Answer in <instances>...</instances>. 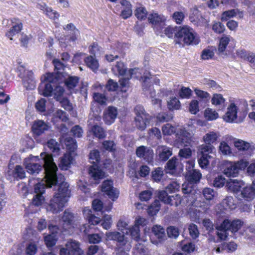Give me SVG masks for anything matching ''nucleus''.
Here are the masks:
<instances>
[{"label":"nucleus","mask_w":255,"mask_h":255,"mask_svg":"<svg viewBox=\"0 0 255 255\" xmlns=\"http://www.w3.org/2000/svg\"><path fill=\"white\" fill-rule=\"evenodd\" d=\"M40 156L43 160V165L42 166L41 164L36 163H28L25 165V168L27 172L33 175L37 174L43 168L45 180L43 181V183H45L48 187L56 186L58 183L56 174L57 167L53 162L52 155L41 153Z\"/></svg>","instance_id":"f257e3e1"},{"label":"nucleus","mask_w":255,"mask_h":255,"mask_svg":"<svg viewBox=\"0 0 255 255\" xmlns=\"http://www.w3.org/2000/svg\"><path fill=\"white\" fill-rule=\"evenodd\" d=\"M70 196L69 184L62 182L57 186V189L54 193L46 206V210L53 214H57L62 211Z\"/></svg>","instance_id":"f03ea898"},{"label":"nucleus","mask_w":255,"mask_h":255,"mask_svg":"<svg viewBox=\"0 0 255 255\" xmlns=\"http://www.w3.org/2000/svg\"><path fill=\"white\" fill-rule=\"evenodd\" d=\"M58 79L53 75L48 74L45 78V81L40 85L39 91L45 97L53 95L56 100H60L64 90L62 87L58 85Z\"/></svg>","instance_id":"7ed1b4c3"},{"label":"nucleus","mask_w":255,"mask_h":255,"mask_svg":"<svg viewBox=\"0 0 255 255\" xmlns=\"http://www.w3.org/2000/svg\"><path fill=\"white\" fill-rule=\"evenodd\" d=\"M81 219L77 214H75L69 209H66L63 213L60 218L63 229L66 231H72L73 229L78 228L81 232L88 234L89 232V225L82 224L81 226Z\"/></svg>","instance_id":"20e7f679"},{"label":"nucleus","mask_w":255,"mask_h":255,"mask_svg":"<svg viewBox=\"0 0 255 255\" xmlns=\"http://www.w3.org/2000/svg\"><path fill=\"white\" fill-rule=\"evenodd\" d=\"M176 37L187 45H196L200 41L193 29L188 25L180 26L178 30L176 29Z\"/></svg>","instance_id":"39448f33"},{"label":"nucleus","mask_w":255,"mask_h":255,"mask_svg":"<svg viewBox=\"0 0 255 255\" xmlns=\"http://www.w3.org/2000/svg\"><path fill=\"white\" fill-rule=\"evenodd\" d=\"M90 162L93 164L89 167V174L94 180H98L104 177L105 173L97 165L100 159V152L97 150H93L89 154Z\"/></svg>","instance_id":"423d86ee"},{"label":"nucleus","mask_w":255,"mask_h":255,"mask_svg":"<svg viewBox=\"0 0 255 255\" xmlns=\"http://www.w3.org/2000/svg\"><path fill=\"white\" fill-rule=\"evenodd\" d=\"M249 162L244 160L237 162H227L225 164L224 174L228 177H235L238 176L240 170L247 167Z\"/></svg>","instance_id":"0eeeda50"},{"label":"nucleus","mask_w":255,"mask_h":255,"mask_svg":"<svg viewBox=\"0 0 255 255\" xmlns=\"http://www.w3.org/2000/svg\"><path fill=\"white\" fill-rule=\"evenodd\" d=\"M18 76L22 79V84L26 90H33L35 87V82L33 78L31 71L26 70L24 66L20 65L17 67Z\"/></svg>","instance_id":"6e6552de"},{"label":"nucleus","mask_w":255,"mask_h":255,"mask_svg":"<svg viewBox=\"0 0 255 255\" xmlns=\"http://www.w3.org/2000/svg\"><path fill=\"white\" fill-rule=\"evenodd\" d=\"M106 236L108 239L118 242L119 250L121 252H124V253H126V252L129 251L130 249V243L125 239L124 234L118 232H112L106 233Z\"/></svg>","instance_id":"1a4fd4ad"},{"label":"nucleus","mask_w":255,"mask_h":255,"mask_svg":"<svg viewBox=\"0 0 255 255\" xmlns=\"http://www.w3.org/2000/svg\"><path fill=\"white\" fill-rule=\"evenodd\" d=\"M60 255H83L80 243L73 240H69L60 250Z\"/></svg>","instance_id":"9d476101"},{"label":"nucleus","mask_w":255,"mask_h":255,"mask_svg":"<svg viewBox=\"0 0 255 255\" xmlns=\"http://www.w3.org/2000/svg\"><path fill=\"white\" fill-rule=\"evenodd\" d=\"M134 112L136 115L135 118V126L140 130H144L149 124L148 115L145 113L143 107L137 106L134 108Z\"/></svg>","instance_id":"9b49d317"},{"label":"nucleus","mask_w":255,"mask_h":255,"mask_svg":"<svg viewBox=\"0 0 255 255\" xmlns=\"http://www.w3.org/2000/svg\"><path fill=\"white\" fill-rule=\"evenodd\" d=\"M212 147L207 145L199 146L198 151V162L200 167L202 168H206L209 164V159L211 156L209 154L213 153Z\"/></svg>","instance_id":"f8f14e48"},{"label":"nucleus","mask_w":255,"mask_h":255,"mask_svg":"<svg viewBox=\"0 0 255 255\" xmlns=\"http://www.w3.org/2000/svg\"><path fill=\"white\" fill-rule=\"evenodd\" d=\"M243 222L240 219L231 221L229 219H226L220 225L216 227V229L221 231H230L232 233H236L243 226Z\"/></svg>","instance_id":"ddd939ff"},{"label":"nucleus","mask_w":255,"mask_h":255,"mask_svg":"<svg viewBox=\"0 0 255 255\" xmlns=\"http://www.w3.org/2000/svg\"><path fill=\"white\" fill-rule=\"evenodd\" d=\"M46 187H47L45 183H38L35 184L34 188L35 194L31 202L32 205L39 206L44 202L45 198L42 194L45 192Z\"/></svg>","instance_id":"4468645a"},{"label":"nucleus","mask_w":255,"mask_h":255,"mask_svg":"<svg viewBox=\"0 0 255 255\" xmlns=\"http://www.w3.org/2000/svg\"><path fill=\"white\" fill-rule=\"evenodd\" d=\"M148 21L153 25V28L159 33L161 32L165 25V18L157 13H151L148 17Z\"/></svg>","instance_id":"2eb2a0df"},{"label":"nucleus","mask_w":255,"mask_h":255,"mask_svg":"<svg viewBox=\"0 0 255 255\" xmlns=\"http://www.w3.org/2000/svg\"><path fill=\"white\" fill-rule=\"evenodd\" d=\"M135 153L138 157L143 158L148 163L153 161V151L149 147L144 145L138 146L136 149Z\"/></svg>","instance_id":"dca6fc26"},{"label":"nucleus","mask_w":255,"mask_h":255,"mask_svg":"<svg viewBox=\"0 0 255 255\" xmlns=\"http://www.w3.org/2000/svg\"><path fill=\"white\" fill-rule=\"evenodd\" d=\"M102 191L105 193L113 201H115L119 197V192L113 187V183L111 180H106L102 185Z\"/></svg>","instance_id":"f3484780"},{"label":"nucleus","mask_w":255,"mask_h":255,"mask_svg":"<svg viewBox=\"0 0 255 255\" xmlns=\"http://www.w3.org/2000/svg\"><path fill=\"white\" fill-rule=\"evenodd\" d=\"M175 183H170L166 188V191H159L158 193L159 199L165 204L172 205V198H174L173 196H168V193H173L175 191Z\"/></svg>","instance_id":"a211bd4d"},{"label":"nucleus","mask_w":255,"mask_h":255,"mask_svg":"<svg viewBox=\"0 0 255 255\" xmlns=\"http://www.w3.org/2000/svg\"><path fill=\"white\" fill-rule=\"evenodd\" d=\"M182 190L184 198L187 199V201H190L192 204H193L196 200L194 197L196 191L194 189V184L188 182H185L182 184Z\"/></svg>","instance_id":"6ab92c4d"},{"label":"nucleus","mask_w":255,"mask_h":255,"mask_svg":"<svg viewBox=\"0 0 255 255\" xmlns=\"http://www.w3.org/2000/svg\"><path fill=\"white\" fill-rule=\"evenodd\" d=\"M220 136L219 133L218 132L209 131L203 137V141L204 142L205 144H202L200 146L202 147L203 145L209 146L212 147V151H213L215 149L213 144L217 143Z\"/></svg>","instance_id":"aec40b11"},{"label":"nucleus","mask_w":255,"mask_h":255,"mask_svg":"<svg viewBox=\"0 0 255 255\" xmlns=\"http://www.w3.org/2000/svg\"><path fill=\"white\" fill-rule=\"evenodd\" d=\"M118 115L117 108L109 106L104 112L103 119L107 125H111L115 121Z\"/></svg>","instance_id":"412c9836"},{"label":"nucleus","mask_w":255,"mask_h":255,"mask_svg":"<svg viewBox=\"0 0 255 255\" xmlns=\"http://www.w3.org/2000/svg\"><path fill=\"white\" fill-rule=\"evenodd\" d=\"M12 27L6 33V36L12 40V37L16 34L19 33L22 28V23L19 19L13 18L11 19Z\"/></svg>","instance_id":"4be33fe9"},{"label":"nucleus","mask_w":255,"mask_h":255,"mask_svg":"<svg viewBox=\"0 0 255 255\" xmlns=\"http://www.w3.org/2000/svg\"><path fill=\"white\" fill-rule=\"evenodd\" d=\"M238 108L235 103H231L227 108V112L223 117L225 121L233 123L237 118Z\"/></svg>","instance_id":"5701e85b"},{"label":"nucleus","mask_w":255,"mask_h":255,"mask_svg":"<svg viewBox=\"0 0 255 255\" xmlns=\"http://www.w3.org/2000/svg\"><path fill=\"white\" fill-rule=\"evenodd\" d=\"M152 77L150 73H148L147 75H144L141 77V79L143 81V90L145 93V95L147 96H149L151 98H153L155 96V91L153 89V87L151 85L148 86L147 83L149 80L151 79Z\"/></svg>","instance_id":"b1692460"},{"label":"nucleus","mask_w":255,"mask_h":255,"mask_svg":"<svg viewBox=\"0 0 255 255\" xmlns=\"http://www.w3.org/2000/svg\"><path fill=\"white\" fill-rule=\"evenodd\" d=\"M48 125L42 120L35 121L32 126V130L33 133L36 135H40L48 130Z\"/></svg>","instance_id":"393cba45"},{"label":"nucleus","mask_w":255,"mask_h":255,"mask_svg":"<svg viewBox=\"0 0 255 255\" xmlns=\"http://www.w3.org/2000/svg\"><path fill=\"white\" fill-rule=\"evenodd\" d=\"M176 138H178V139H176V140H178L184 144L185 146L188 145L192 141L191 134L185 128L180 129L176 132Z\"/></svg>","instance_id":"a878e982"},{"label":"nucleus","mask_w":255,"mask_h":255,"mask_svg":"<svg viewBox=\"0 0 255 255\" xmlns=\"http://www.w3.org/2000/svg\"><path fill=\"white\" fill-rule=\"evenodd\" d=\"M202 177V174L199 170L193 169L187 172L185 179L187 182L195 184L199 182Z\"/></svg>","instance_id":"bb28decb"},{"label":"nucleus","mask_w":255,"mask_h":255,"mask_svg":"<svg viewBox=\"0 0 255 255\" xmlns=\"http://www.w3.org/2000/svg\"><path fill=\"white\" fill-rule=\"evenodd\" d=\"M8 174L12 176L16 180L22 179L25 177V172L24 168L20 165H16L12 170H8Z\"/></svg>","instance_id":"cd10ccee"},{"label":"nucleus","mask_w":255,"mask_h":255,"mask_svg":"<svg viewBox=\"0 0 255 255\" xmlns=\"http://www.w3.org/2000/svg\"><path fill=\"white\" fill-rule=\"evenodd\" d=\"M37 7L42 10L51 19H55L59 16L58 12L49 7L44 2L38 4Z\"/></svg>","instance_id":"c85d7f7f"},{"label":"nucleus","mask_w":255,"mask_h":255,"mask_svg":"<svg viewBox=\"0 0 255 255\" xmlns=\"http://www.w3.org/2000/svg\"><path fill=\"white\" fill-rule=\"evenodd\" d=\"M73 159L71 153H66L60 158L59 167L62 170H67L72 163Z\"/></svg>","instance_id":"c756f323"},{"label":"nucleus","mask_w":255,"mask_h":255,"mask_svg":"<svg viewBox=\"0 0 255 255\" xmlns=\"http://www.w3.org/2000/svg\"><path fill=\"white\" fill-rule=\"evenodd\" d=\"M235 146L240 151H248L251 152L253 150L254 148L249 142L244 141L241 139H238L234 142Z\"/></svg>","instance_id":"7c9ffc66"},{"label":"nucleus","mask_w":255,"mask_h":255,"mask_svg":"<svg viewBox=\"0 0 255 255\" xmlns=\"http://www.w3.org/2000/svg\"><path fill=\"white\" fill-rule=\"evenodd\" d=\"M156 151L158 153L160 159L164 161L167 160L172 154L170 149L163 145L158 146Z\"/></svg>","instance_id":"2f4dec72"},{"label":"nucleus","mask_w":255,"mask_h":255,"mask_svg":"<svg viewBox=\"0 0 255 255\" xmlns=\"http://www.w3.org/2000/svg\"><path fill=\"white\" fill-rule=\"evenodd\" d=\"M121 3L123 6L121 15L124 19H127L132 14L131 5L130 2L126 0H123Z\"/></svg>","instance_id":"473e14b6"},{"label":"nucleus","mask_w":255,"mask_h":255,"mask_svg":"<svg viewBox=\"0 0 255 255\" xmlns=\"http://www.w3.org/2000/svg\"><path fill=\"white\" fill-rule=\"evenodd\" d=\"M242 197L248 201L252 200L255 195V189L252 186H246L241 190Z\"/></svg>","instance_id":"72a5a7b5"},{"label":"nucleus","mask_w":255,"mask_h":255,"mask_svg":"<svg viewBox=\"0 0 255 255\" xmlns=\"http://www.w3.org/2000/svg\"><path fill=\"white\" fill-rule=\"evenodd\" d=\"M164 95L166 97L169 96L166 99L168 109L170 111L174 110L175 109V95L171 91L169 90L166 91Z\"/></svg>","instance_id":"f704fd0d"},{"label":"nucleus","mask_w":255,"mask_h":255,"mask_svg":"<svg viewBox=\"0 0 255 255\" xmlns=\"http://www.w3.org/2000/svg\"><path fill=\"white\" fill-rule=\"evenodd\" d=\"M212 104L215 106H220L225 108V99L220 94H214L211 99Z\"/></svg>","instance_id":"c9c22d12"},{"label":"nucleus","mask_w":255,"mask_h":255,"mask_svg":"<svg viewBox=\"0 0 255 255\" xmlns=\"http://www.w3.org/2000/svg\"><path fill=\"white\" fill-rule=\"evenodd\" d=\"M64 143L69 150V152H73L76 149L77 145L76 140L71 137H66L64 139Z\"/></svg>","instance_id":"e433bc0d"},{"label":"nucleus","mask_w":255,"mask_h":255,"mask_svg":"<svg viewBox=\"0 0 255 255\" xmlns=\"http://www.w3.org/2000/svg\"><path fill=\"white\" fill-rule=\"evenodd\" d=\"M84 61L86 65L93 71L97 70L99 67L98 61L92 56L87 57L85 59Z\"/></svg>","instance_id":"4c0bfd02"},{"label":"nucleus","mask_w":255,"mask_h":255,"mask_svg":"<svg viewBox=\"0 0 255 255\" xmlns=\"http://www.w3.org/2000/svg\"><path fill=\"white\" fill-rule=\"evenodd\" d=\"M112 70L115 75H124L126 74V69L123 62H118L116 65L112 68Z\"/></svg>","instance_id":"58836bf2"},{"label":"nucleus","mask_w":255,"mask_h":255,"mask_svg":"<svg viewBox=\"0 0 255 255\" xmlns=\"http://www.w3.org/2000/svg\"><path fill=\"white\" fill-rule=\"evenodd\" d=\"M229 42L230 38L228 36H223L220 39L219 44L218 47V51L219 53H223L225 51Z\"/></svg>","instance_id":"ea45409f"},{"label":"nucleus","mask_w":255,"mask_h":255,"mask_svg":"<svg viewBox=\"0 0 255 255\" xmlns=\"http://www.w3.org/2000/svg\"><path fill=\"white\" fill-rule=\"evenodd\" d=\"M79 80L77 76H69L65 80V84L68 89H73L77 86Z\"/></svg>","instance_id":"a19ab883"},{"label":"nucleus","mask_w":255,"mask_h":255,"mask_svg":"<svg viewBox=\"0 0 255 255\" xmlns=\"http://www.w3.org/2000/svg\"><path fill=\"white\" fill-rule=\"evenodd\" d=\"M222 204L225 209L233 210L236 208V204L234 203L232 197H226L222 201Z\"/></svg>","instance_id":"79ce46f5"},{"label":"nucleus","mask_w":255,"mask_h":255,"mask_svg":"<svg viewBox=\"0 0 255 255\" xmlns=\"http://www.w3.org/2000/svg\"><path fill=\"white\" fill-rule=\"evenodd\" d=\"M65 30L69 31H74V35L73 37H71L72 40H76L79 36L80 32L79 30L75 27V26L72 23L67 24L63 27Z\"/></svg>","instance_id":"37998d69"},{"label":"nucleus","mask_w":255,"mask_h":255,"mask_svg":"<svg viewBox=\"0 0 255 255\" xmlns=\"http://www.w3.org/2000/svg\"><path fill=\"white\" fill-rule=\"evenodd\" d=\"M163 175V171L162 168L157 167L152 171L151 177L154 181L159 182L161 181Z\"/></svg>","instance_id":"c03bdc74"},{"label":"nucleus","mask_w":255,"mask_h":255,"mask_svg":"<svg viewBox=\"0 0 255 255\" xmlns=\"http://www.w3.org/2000/svg\"><path fill=\"white\" fill-rule=\"evenodd\" d=\"M204 117L208 121H213L216 120L219 115L215 111L208 108L205 110Z\"/></svg>","instance_id":"a18cd8bd"},{"label":"nucleus","mask_w":255,"mask_h":255,"mask_svg":"<svg viewBox=\"0 0 255 255\" xmlns=\"http://www.w3.org/2000/svg\"><path fill=\"white\" fill-rule=\"evenodd\" d=\"M92 131L94 135L98 138H104L106 136L104 129L98 125L94 126L92 128Z\"/></svg>","instance_id":"49530a36"},{"label":"nucleus","mask_w":255,"mask_h":255,"mask_svg":"<svg viewBox=\"0 0 255 255\" xmlns=\"http://www.w3.org/2000/svg\"><path fill=\"white\" fill-rule=\"evenodd\" d=\"M47 145L53 153L58 154L60 150L59 144L55 140L53 139L49 140L47 142Z\"/></svg>","instance_id":"de8ad7c7"},{"label":"nucleus","mask_w":255,"mask_h":255,"mask_svg":"<svg viewBox=\"0 0 255 255\" xmlns=\"http://www.w3.org/2000/svg\"><path fill=\"white\" fill-rule=\"evenodd\" d=\"M160 209V203L158 200H155L148 208L147 213L150 216L155 215Z\"/></svg>","instance_id":"09e8293b"},{"label":"nucleus","mask_w":255,"mask_h":255,"mask_svg":"<svg viewBox=\"0 0 255 255\" xmlns=\"http://www.w3.org/2000/svg\"><path fill=\"white\" fill-rule=\"evenodd\" d=\"M167 173L173 174L175 172V156H173L169 160L165 166Z\"/></svg>","instance_id":"8fccbe9b"},{"label":"nucleus","mask_w":255,"mask_h":255,"mask_svg":"<svg viewBox=\"0 0 255 255\" xmlns=\"http://www.w3.org/2000/svg\"><path fill=\"white\" fill-rule=\"evenodd\" d=\"M93 98L95 101L101 105H106L107 101L106 97L104 94L99 93H94Z\"/></svg>","instance_id":"3c124183"},{"label":"nucleus","mask_w":255,"mask_h":255,"mask_svg":"<svg viewBox=\"0 0 255 255\" xmlns=\"http://www.w3.org/2000/svg\"><path fill=\"white\" fill-rule=\"evenodd\" d=\"M57 236L48 235L44 237L45 243L47 247L54 246L57 240Z\"/></svg>","instance_id":"603ef678"},{"label":"nucleus","mask_w":255,"mask_h":255,"mask_svg":"<svg viewBox=\"0 0 255 255\" xmlns=\"http://www.w3.org/2000/svg\"><path fill=\"white\" fill-rule=\"evenodd\" d=\"M130 235L133 239L136 241H139L140 240V234L139 227L138 226H133L129 230Z\"/></svg>","instance_id":"864d4df0"},{"label":"nucleus","mask_w":255,"mask_h":255,"mask_svg":"<svg viewBox=\"0 0 255 255\" xmlns=\"http://www.w3.org/2000/svg\"><path fill=\"white\" fill-rule=\"evenodd\" d=\"M219 151L223 155H230L232 153L230 146L225 141L220 143Z\"/></svg>","instance_id":"5fc2aeb1"},{"label":"nucleus","mask_w":255,"mask_h":255,"mask_svg":"<svg viewBox=\"0 0 255 255\" xmlns=\"http://www.w3.org/2000/svg\"><path fill=\"white\" fill-rule=\"evenodd\" d=\"M226 182V179L222 175H218L213 180V185L216 188L223 187Z\"/></svg>","instance_id":"6e6d98bb"},{"label":"nucleus","mask_w":255,"mask_h":255,"mask_svg":"<svg viewBox=\"0 0 255 255\" xmlns=\"http://www.w3.org/2000/svg\"><path fill=\"white\" fill-rule=\"evenodd\" d=\"M46 102V100L44 98H41L36 102L35 104V108L37 112L39 113H43L45 111Z\"/></svg>","instance_id":"4d7b16f0"},{"label":"nucleus","mask_w":255,"mask_h":255,"mask_svg":"<svg viewBox=\"0 0 255 255\" xmlns=\"http://www.w3.org/2000/svg\"><path fill=\"white\" fill-rule=\"evenodd\" d=\"M192 94V90L188 87H182L179 92V95L181 98L189 99Z\"/></svg>","instance_id":"13d9d810"},{"label":"nucleus","mask_w":255,"mask_h":255,"mask_svg":"<svg viewBox=\"0 0 255 255\" xmlns=\"http://www.w3.org/2000/svg\"><path fill=\"white\" fill-rule=\"evenodd\" d=\"M189 111L192 114L195 115L199 111V102L196 100H193L191 101L189 107Z\"/></svg>","instance_id":"bf43d9fd"},{"label":"nucleus","mask_w":255,"mask_h":255,"mask_svg":"<svg viewBox=\"0 0 255 255\" xmlns=\"http://www.w3.org/2000/svg\"><path fill=\"white\" fill-rule=\"evenodd\" d=\"M135 15L138 19H144L146 17L147 11L144 7H138L135 10Z\"/></svg>","instance_id":"052dcab7"},{"label":"nucleus","mask_w":255,"mask_h":255,"mask_svg":"<svg viewBox=\"0 0 255 255\" xmlns=\"http://www.w3.org/2000/svg\"><path fill=\"white\" fill-rule=\"evenodd\" d=\"M202 193L205 198L208 201L213 199L214 197V191L210 188H205L202 191Z\"/></svg>","instance_id":"680f3d73"},{"label":"nucleus","mask_w":255,"mask_h":255,"mask_svg":"<svg viewBox=\"0 0 255 255\" xmlns=\"http://www.w3.org/2000/svg\"><path fill=\"white\" fill-rule=\"evenodd\" d=\"M212 29L215 33L221 34L224 32L225 27L222 22H217L213 24L212 26Z\"/></svg>","instance_id":"e2e57ef3"},{"label":"nucleus","mask_w":255,"mask_h":255,"mask_svg":"<svg viewBox=\"0 0 255 255\" xmlns=\"http://www.w3.org/2000/svg\"><path fill=\"white\" fill-rule=\"evenodd\" d=\"M57 101L60 102L61 106L64 108L65 110L70 111L73 109L72 104L67 99L63 98L62 97V95H61V99L60 100Z\"/></svg>","instance_id":"0e129e2a"},{"label":"nucleus","mask_w":255,"mask_h":255,"mask_svg":"<svg viewBox=\"0 0 255 255\" xmlns=\"http://www.w3.org/2000/svg\"><path fill=\"white\" fill-rule=\"evenodd\" d=\"M164 134L171 135L175 132V128L170 124H166L162 127Z\"/></svg>","instance_id":"69168bd1"},{"label":"nucleus","mask_w":255,"mask_h":255,"mask_svg":"<svg viewBox=\"0 0 255 255\" xmlns=\"http://www.w3.org/2000/svg\"><path fill=\"white\" fill-rule=\"evenodd\" d=\"M89 242L91 244H98L101 241L102 237L98 234H91L88 235Z\"/></svg>","instance_id":"338daca9"},{"label":"nucleus","mask_w":255,"mask_h":255,"mask_svg":"<svg viewBox=\"0 0 255 255\" xmlns=\"http://www.w3.org/2000/svg\"><path fill=\"white\" fill-rule=\"evenodd\" d=\"M188 229L189 234L192 238L196 239L198 237L199 233L197 226L196 225L194 224H190Z\"/></svg>","instance_id":"774afa93"}]
</instances>
